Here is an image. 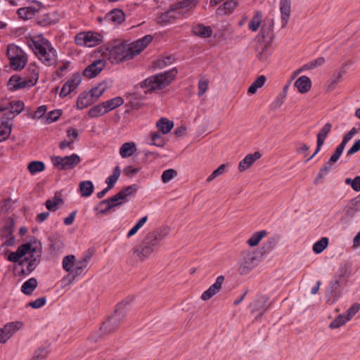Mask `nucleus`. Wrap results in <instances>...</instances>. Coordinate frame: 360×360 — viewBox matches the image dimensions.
<instances>
[{"mask_svg":"<svg viewBox=\"0 0 360 360\" xmlns=\"http://www.w3.org/2000/svg\"><path fill=\"white\" fill-rule=\"evenodd\" d=\"M29 46L45 65L51 66L56 64V51L46 39H32L29 43Z\"/></svg>","mask_w":360,"mask_h":360,"instance_id":"nucleus-1","label":"nucleus"},{"mask_svg":"<svg viewBox=\"0 0 360 360\" xmlns=\"http://www.w3.org/2000/svg\"><path fill=\"white\" fill-rule=\"evenodd\" d=\"M196 4V0H184L173 4L169 10L159 15V24L169 22L172 20L186 14Z\"/></svg>","mask_w":360,"mask_h":360,"instance_id":"nucleus-2","label":"nucleus"},{"mask_svg":"<svg viewBox=\"0 0 360 360\" xmlns=\"http://www.w3.org/2000/svg\"><path fill=\"white\" fill-rule=\"evenodd\" d=\"M257 265V258L255 253L250 250L240 252L238 260V271L240 275L248 274Z\"/></svg>","mask_w":360,"mask_h":360,"instance_id":"nucleus-3","label":"nucleus"},{"mask_svg":"<svg viewBox=\"0 0 360 360\" xmlns=\"http://www.w3.org/2000/svg\"><path fill=\"white\" fill-rule=\"evenodd\" d=\"M24 108V103L21 101H8L2 100L0 101V111L5 112L4 118L10 121L19 115Z\"/></svg>","mask_w":360,"mask_h":360,"instance_id":"nucleus-4","label":"nucleus"},{"mask_svg":"<svg viewBox=\"0 0 360 360\" xmlns=\"http://www.w3.org/2000/svg\"><path fill=\"white\" fill-rule=\"evenodd\" d=\"M109 58L112 62L115 63H119L124 60H130L131 56L127 43L118 42L112 46L109 51Z\"/></svg>","mask_w":360,"mask_h":360,"instance_id":"nucleus-5","label":"nucleus"},{"mask_svg":"<svg viewBox=\"0 0 360 360\" xmlns=\"http://www.w3.org/2000/svg\"><path fill=\"white\" fill-rule=\"evenodd\" d=\"M351 275V266L349 264H345L340 266L338 273L335 276L334 279L330 282L329 289L342 291V287H343L347 281V278Z\"/></svg>","mask_w":360,"mask_h":360,"instance_id":"nucleus-6","label":"nucleus"},{"mask_svg":"<svg viewBox=\"0 0 360 360\" xmlns=\"http://www.w3.org/2000/svg\"><path fill=\"white\" fill-rule=\"evenodd\" d=\"M32 248H36L37 252H30L28 253L30 255V257H26L24 259H22L19 262V265L23 266L25 264H27V273H31L32 271L35 269L40 262L41 258V243L37 240H34L32 243Z\"/></svg>","mask_w":360,"mask_h":360,"instance_id":"nucleus-7","label":"nucleus"},{"mask_svg":"<svg viewBox=\"0 0 360 360\" xmlns=\"http://www.w3.org/2000/svg\"><path fill=\"white\" fill-rule=\"evenodd\" d=\"M54 167L59 169H71L80 162V158L77 154H72L69 156H55L51 158Z\"/></svg>","mask_w":360,"mask_h":360,"instance_id":"nucleus-8","label":"nucleus"},{"mask_svg":"<svg viewBox=\"0 0 360 360\" xmlns=\"http://www.w3.org/2000/svg\"><path fill=\"white\" fill-rule=\"evenodd\" d=\"M102 41L101 36L96 32H80L75 36V43L79 46L94 47Z\"/></svg>","mask_w":360,"mask_h":360,"instance_id":"nucleus-9","label":"nucleus"},{"mask_svg":"<svg viewBox=\"0 0 360 360\" xmlns=\"http://www.w3.org/2000/svg\"><path fill=\"white\" fill-rule=\"evenodd\" d=\"M177 73L178 70L176 68L159 72V91L163 90L161 93L162 94H165L168 92L167 88L174 81Z\"/></svg>","mask_w":360,"mask_h":360,"instance_id":"nucleus-10","label":"nucleus"},{"mask_svg":"<svg viewBox=\"0 0 360 360\" xmlns=\"http://www.w3.org/2000/svg\"><path fill=\"white\" fill-rule=\"evenodd\" d=\"M124 318L122 313L114 311V314L103 323L100 330L103 334L110 333L118 328Z\"/></svg>","mask_w":360,"mask_h":360,"instance_id":"nucleus-11","label":"nucleus"},{"mask_svg":"<svg viewBox=\"0 0 360 360\" xmlns=\"http://www.w3.org/2000/svg\"><path fill=\"white\" fill-rule=\"evenodd\" d=\"M153 37L148 34L141 39H137L131 43L127 44L131 59L139 55L153 41Z\"/></svg>","mask_w":360,"mask_h":360,"instance_id":"nucleus-12","label":"nucleus"},{"mask_svg":"<svg viewBox=\"0 0 360 360\" xmlns=\"http://www.w3.org/2000/svg\"><path fill=\"white\" fill-rule=\"evenodd\" d=\"M36 248H32V243H27L20 245L15 252H13L8 256V260L12 262H17L21 257L30 253L37 252Z\"/></svg>","mask_w":360,"mask_h":360,"instance_id":"nucleus-13","label":"nucleus"},{"mask_svg":"<svg viewBox=\"0 0 360 360\" xmlns=\"http://www.w3.org/2000/svg\"><path fill=\"white\" fill-rule=\"evenodd\" d=\"M42 4L39 1H35L33 6L22 7L17 11V13L21 19L26 20L32 19L37 13L42 8Z\"/></svg>","mask_w":360,"mask_h":360,"instance_id":"nucleus-14","label":"nucleus"},{"mask_svg":"<svg viewBox=\"0 0 360 360\" xmlns=\"http://www.w3.org/2000/svg\"><path fill=\"white\" fill-rule=\"evenodd\" d=\"M224 280V276H218L214 283L201 295L200 298L204 301H207L218 293L221 289Z\"/></svg>","mask_w":360,"mask_h":360,"instance_id":"nucleus-15","label":"nucleus"},{"mask_svg":"<svg viewBox=\"0 0 360 360\" xmlns=\"http://www.w3.org/2000/svg\"><path fill=\"white\" fill-rule=\"evenodd\" d=\"M105 61L103 60H97L89 65L84 70V75L88 78H93L98 75L105 67Z\"/></svg>","mask_w":360,"mask_h":360,"instance_id":"nucleus-16","label":"nucleus"},{"mask_svg":"<svg viewBox=\"0 0 360 360\" xmlns=\"http://www.w3.org/2000/svg\"><path fill=\"white\" fill-rule=\"evenodd\" d=\"M261 158V154L259 152H255L254 153H250L247 155L244 159H243L238 165V169L240 172H244L249 169L254 162Z\"/></svg>","mask_w":360,"mask_h":360,"instance_id":"nucleus-17","label":"nucleus"},{"mask_svg":"<svg viewBox=\"0 0 360 360\" xmlns=\"http://www.w3.org/2000/svg\"><path fill=\"white\" fill-rule=\"evenodd\" d=\"M345 70L344 67L334 72L333 77L328 80L326 84V91L330 92L333 91L338 84L341 82L342 76L345 75Z\"/></svg>","mask_w":360,"mask_h":360,"instance_id":"nucleus-18","label":"nucleus"},{"mask_svg":"<svg viewBox=\"0 0 360 360\" xmlns=\"http://www.w3.org/2000/svg\"><path fill=\"white\" fill-rule=\"evenodd\" d=\"M268 301V298L266 297H258L252 304V313H255L256 311L259 312L258 316H262L266 311L269 309V305H266V302Z\"/></svg>","mask_w":360,"mask_h":360,"instance_id":"nucleus-19","label":"nucleus"},{"mask_svg":"<svg viewBox=\"0 0 360 360\" xmlns=\"http://www.w3.org/2000/svg\"><path fill=\"white\" fill-rule=\"evenodd\" d=\"M136 145L133 141L124 143L120 148V155L122 158H128L136 154Z\"/></svg>","mask_w":360,"mask_h":360,"instance_id":"nucleus-20","label":"nucleus"},{"mask_svg":"<svg viewBox=\"0 0 360 360\" xmlns=\"http://www.w3.org/2000/svg\"><path fill=\"white\" fill-rule=\"evenodd\" d=\"M294 85L300 94H305L310 90L311 81L307 76H301L295 81Z\"/></svg>","mask_w":360,"mask_h":360,"instance_id":"nucleus-21","label":"nucleus"},{"mask_svg":"<svg viewBox=\"0 0 360 360\" xmlns=\"http://www.w3.org/2000/svg\"><path fill=\"white\" fill-rule=\"evenodd\" d=\"M124 13L120 9H114L109 12L105 17V20L114 24H120L124 22Z\"/></svg>","mask_w":360,"mask_h":360,"instance_id":"nucleus-22","label":"nucleus"},{"mask_svg":"<svg viewBox=\"0 0 360 360\" xmlns=\"http://www.w3.org/2000/svg\"><path fill=\"white\" fill-rule=\"evenodd\" d=\"M139 86L141 89H146L144 92L145 94L148 92L155 91L158 88V75L156 74L148 77L144 81L139 83Z\"/></svg>","mask_w":360,"mask_h":360,"instance_id":"nucleus-23","label":"nucleus"},{"mask_svg":"<svg viewBox=\"0 0 360 360\" xmlns=\"http://www.w3.org/2000/svg\"><path fill=\"white\" fill-rule=\"evenodd\" d=\"M12 125L6 118L0 119V142L6 140L11 133Z\"/></svg>","mask_w":360,"mask_h":360,"instance_id":"nucleus-24","label":"nucleus"},{"mask_svg":"<svg viewBox=\"0 0 360 360\" xmlns=\"http://www.w3.org/2000/svg\"><path fill=\"white\" fill-rule=\"evenodd\" d=\"M238 2L237 0H228L223 4L217 10L218 15H229L231 14L234 9L238 6Z\"/></svg>","mask_w":360,"mask_h":360,"instance_id":"nucleus-25","label":"nucleus"},{"mask_svg":"<svg viewBox=\"0 0 360 360\" xmlns=\"http://www.w3.org/2000/svg\"><path fill=\"white\" fill-rule=\"evenodd\" d=\"M332 125L330 123H326L319 131L317 134V150H320L324 141L330 133Z\"/></svg>","mask_w":360,"mask_h":360,"instance_id":"nucleus-26","label":"nucleus"},{"mask_svg":"<svg viewBox=\"0 0 360 360\" xmlns=\"http://www.w3.org/2000/svg\"><path fill=\"white\" fill-rule=\"evenodd\" d=\"M290 3H282L280 2V11L281 14V22L282 27H284L288 22L290 13H291V6Z\"/></svg>","mask_w":360,"mask_h":360,"instance_id":"nucleus-27","label":"nucleus"},{"mask_svg":"<svg viewBox=\"0 0 360 360\" xmlns=\"http://www.w3.org/2000/svg\"><path fill=\"white\" fill-rule=\"evenodd\" d=\"M13 226V221L9 220L1 230V236L8 239V240L5 242V245H12L13 243L14 238L12 236Z\"/></svg>","mask_w":360,"mask_h":360,"instance_id":"nucleus-28","label":"nucleus"},{"mask_svg":"<svg viewBox=\"0 0 360 360\" xmlns=\"http://www.w3.org/2000/svg\"><path fill=\"white\" fill-rule=\"evenodd\" d=\"M193 32L196 36L202 38H207L212 36V30L210 26H205L202 24H199L193 27Z\"/></svg>","mask_w":360,"mask_h":360,"instance_id":"nucleus-29","label":"nucleus"},{"mask_svg":"<svg viewBox=\"0 0 360 360\" xmlns=\"http://www.w3.org/2000/svg\"><path fill=\"white\" fill-rule=\"evenodd\" d=\"M8 84L11 86V89H19L26 86H30V83L27 79H22L21 77L18 76H12L9 81Z\"/></svg>","mask_w":360,"mask_h":360,"instance_id":"nucleus-30","label":"nucleus"},{"mask_svg":"<svg viewBox=\"0 0 360 360\" xmlns=\"http://www.w3.org/2000/svg\"><path fill=\"white\" fill-rule=\"evenodd\" d=\"M141 88L139 84H136L134 86V91L132 92H127L125 94V96L127 99L129 100V102L131 103L133 106H135L136 108H139L138 103H134V100H141L144 98V95L141 94L139 92V89Z\"/></svg>","mask_w":360,"mask_h":360,"instance_id":"nucleus-31","label":"nucleus"},{"mask_svg":"<svg viewBox=\"0 0 360 360\" xmlns=\"http://www.w3.org/2000/svg\"><path fill=\"white\" fill-rule=\"evenodd\" d=\"M126 201L122 198L120 195L119 193H117L114 196H112L110 198H108V200H104L100 202L98 205L94 208V210H98L99 207H103V205L105 202H108L110 205H112V208L115 207L118 205H120L125 202Z\"/></svg>","mask_w":360,"mask_h":360,"instance_id":"nucleus-32","label":"nucleus"},{"mask_svg":"<svg viewBox=\"0 0 360 360\" xmlns=\"http://www.w3.org/2000/svg\"><path fill=\"white\" fill-rule=\"evenodd\" d=\"M23 323L22 321H15L10 322L6 323L4 328L6 331V333L8 335L9 338L12 337L17 331L21 329L23 326Z\"/></svg>","mask_w":360,"mask_h":360,"instance_id":"nucleus-33","label":"nucleus"},{"mask_svg":"<svg viewBox=\"0 0 360 360\" xmlns=\"http://www.w3.org/2000/svg\"><path fill=\"white\" fill-rule=\"evenodd\" d=\"M37 287V281L35 278H31L26 281L21 287V291L27 295H31Z\"/></svg>","mask_w":360,"mask_h":360,"instance_id":"nucleus-34","label":"nucleus"},{"mask_svg":"<svg viewBox=\"0 0 360 360\" xmlns=\"http://www.w3.org/2000/svg\"><path fill=\"white\" fill-rule=\"evenodd\" d=\"M266 235H267V231L266 230H262L260 231L255 232L247 240V243L250 247H255L259 243V242L262 240V239L263 238L266 236Z\"/></svg>","mask_w":360,"mask_h":360,"instance_id":"nucleus-35","label":"nucleus"},{"mask_svg":"<svg viewBox=\"0 0 360 360\" xmlns=\"http://www.w3.org/2000/svg\"><path fill=\"white\" fill-rule=\"evenodd\" d=\"M79 188L82 197H89L94 192V185L91 181L80 182Z\"/></svg>","mask_w":360,"mask_h":360,"instance_id":"nucleus-36","label":"nucleus"},{"mask_svg":"<svg viewBox=\"0 0 360 360\" xmlns=\"http://www.w3.org/2000/svg\"><path fill=\"white\" fill-rule=\"evenodd\" d=\"M174 127V122L168 120L166 117H161L159 119V131L163 134H168Z\"/></svg>","mask_w":360,"mask_h":360,"instance_id":"nucleus-37","label":"nucleus"},{"mask_svg":"<svg viewBox=\"0 0 360 360\" xmlns=\"http://www.w3.org/2000/svg\"><path fill=\"white\" fill-rule=\"evenodd\" d=\"M75 256L73 255L65 256L63 259V268L70 274H73V271H75Z\"/></svg>","mask_w":360,"mask_h":360,"instance_id":"nucleus-38","label":"nucleus"},{"mask_svg":"<svg viewBox=\"0 0 360 360\" xmlns=\"http://www.w3.org/2000/svg\"><path fill=\"white\" fill-rule=\"evenodd\" d=\"M262 12L257 11L254 16L249 22L248 27L252 32H256L262 22Z\"/></svg>","mask_w":360,"mask_h":360,"instance_id":"nucleus-39","label":"nucleus"},{"mask_svg":"<svg viewBox=\"0 0 360 360\" xmlns=\"http://www.w3.org/2000/svg\"><path fill=\"white\" fill-rule=\"evenodd\" d=\"M94 102V100L91 99L89 93L83 94L80 95L77 101V106L79 109H84Z\"/></svg>","mask_w":360,"mask_h":360,"instance_id":"nucleus-40","label":"nucleus"},{"mask_svg":"<svg viewBox=\"0 0 360 360\" xmlns=\"http://www.w3.org/2000/svg\"><path fill=\"white\" fill-rule=\"evenodd\" d=\"M103 103H104L107 111L109 112L122 105L124 103V100L122 97L117 96Z\"/></svg>","mask_w":360,"mask_h":360,"instance_id":"nucleus-41","label":"nucleus"},{"mask_svg":"<svg viewBox=\"0 0 360 360\" xmlns=\"http://www.w3.org/2000/svg\"><path fill=\"white\" fill-rule=\"evenodd\" d=\"M133 297H127L117 305V308L115 309V311L117 313H122L123 317H124L126 311L128 310L129 306L133 302Z\"/></svg>","mask_w":360,"mask_h":360,"instance_id":"nucleus-42","label":"nucleus"},{"mask_svg":"<svg viewBox=\"0 0 360 360\" xmlns=\"http://www.w3.org/2000/svg\"><path fill=\"white\" fill-rule=\"evenodd\" d=\"M108 112L105 109V106L103 103L95 105L91 108L89 111V116L91 117H97Z\"/></svg>","mask_w":360,"mask_h":360,"instance_id":"nucleus-43","label":"nucleus"},{"mask_svg":"<svg viewBox=\"0 0 360 360\" xmlns=\"http://www.w3.org/2000/svg\"><path fill=\"white\" fill-rule=\"evenodd\" d=\"M27 63L26 57L24 54V52L21 53L19 56H17L13 60H11V65L15 70H20L25 67Z\"/></svg>","mask_w":360,"mask_h":360,"instance_id":"nucleus-44","label":"nucleus"},{"mask_svg":"<svg viewBox=\"0 0 360 360\" xmlns=\"http://www.w3.org/2000/svg\"><path fill=\"white\" fill-rule=\"evenodd\" d=\"M266 82V77L264 75H260L255 80L252 84L248 88V94H253L256 93L259 88H261Z\"/></svg>","mask_w":360,"mask_h":360,"instance_id":"nucleus-45","label":"nucleus"},{"mask_svg":"<svg viewBox=\"0 0 360 360\" xmlns=\"http://www.w3.org/2000/svg\"><path fill=\"white\" fill-rule=\"evenodd\" d=\"M28 70L30 72V75L28 79H27L29 83L30 86H34L39 77V70L38 68L34 64H30L28 68Z\"/></svg>","mask_w":360,"mask_h":360,"instance_id":"nucleus-46","label":"nucleus"},{"mask_svg":"<svg viewBox=\"0 0 360 360\" xmlns=\"http://www.w3.org/2000/svg\"><path fill=\"white\" fill-rule=\"evenodd\" d=\"M143 244L156 248L158 245V232L156 231L149 232L146 235Z\"/></svg>","mask_w":360,"mask_h":360,"instance_id":"nucleus-47","label":"nucleus"},{"mask_svg":"<svg viewBox=\"0 0 360 360\" xmlns=\"http://www.w3.org/2000/svg\"><path fill=\"white\" fill-rule=\"evenodd\" d=\"M27 169L32 174L42 172L45 169V165L41 161H32L29 163Z\"/></svg>","mask_w":360,"mask_h":360,"instance_id":"nucleus-48","label":"nucleus"},{"mask_svg":"<svg viewBox=\"0 0 360 360\" xmlns=\"http://www.w3.org/2000/svg\"><path fill=\"white\" fill-rule=\"evenodd\" d=\"M22 50L14 44H10L8 46L6 54L8 59L13 60L17 56L22 53Z\"/></svg>","mask_w":360,"mask_h":360,"instance_id":"nucleus-49","label":"nucleus"},{"mask_svg":"<svg viewBox=\"0 0 360 360\" xmlns=\"http://www.w3.org/2000/svg\"><path fill=\"white\" fill-rule=\"evenodd\" d=\"M121 171L120 167L118 166L115 167L113 170L112 174L108 177L106 179V183L108 184V188L111 189L114 186L115 184L118 180Z\"/></svg>","mask_w":360,"mask_h":360,"instance_id":"nucleus-50","label":"nucleus"},{"mask_svg":"<svg viewBox=\"0 0 360 360\" xmlns=\"http://www.w3.org/2000/svg\"><path fill=\"white\" fill-rule=\"evenodd\" d=\"M328 245V238L323 237L321 240L316 241L313 245V250L316 254L322 252Z\"/></svg>","mask_w":360,"mask_h":360,"instance_id":"nucleus-51","label":"nucleus"},{"mask_svg":"<svg viewBox=\"0 0 360 360\" xmlns=\"http://www.w3.org/2000/svg\"><path fill=\"white\" fill-rule=\"evenodd\" d=\"M105 91V86L103 84H99L98 86L93 88L89 93L90 97L94 101L97 100Z\"/></svg>","mask_w":360,"mask_h":360,"instance_id":"nucleus-52","label":"nucleus"},{"mask_svg":"<svg viewBox=\"0 0 360 360\" xmlns=\"http://www.w3.org/2000/svg\"><path fill=\"white\" fill-rule=\"evenodd\" d=\"M137 191V186L136 184L130 185L122 190H121L118 193L120 195L122 198L125 201L127 200V198L130 196L131 195L135 193Z\"/></svg>","mask_w":360,"mask_h":360,"instance_id":"nucleus-53","label":"nucleus"},{"mask_svg":"<svg viewBox=\"0 0 360 360\" xmlns=\"http://www.w3.org/2000/svg\"><path fill=\"white\" fill-rule=\"evenodd\" d=\"M61 115V112L59 110H55L49 112L44 117V124H50L55 121H56Z\"/></svg>","mask_w":360,"mask_h":360,"instance_id":"nucleus-54","label":"nucleus"},{"mask_svg":"<svg viewBox=\"0 0 360 360\" xmlns=\"http://www.w3.org/2000/svg\"><path fill=\"white\" fill-rule=\"evenodd\" d=\"M62 200L58 197H55L53 200H47L45 205L47 210L55 212L58 210V205L62 203Z\"/></svg>","mask_w":360,"mask_h":360,"instance_id":"nucleus-55","label":"nucleus"},{"mask_svg":"<svg viewBox=\"0 0 360 360\" xmlns=\"http://www.w3.org/2000/svg\"><path fill=\"white\" fill-rule=\"evenodd\" d=\"M342 295V291H337L328 289L326 292L327 303L330 304H334Z\"/></svg>","mask_w":360,"mask_h":360,"instance_id":"nucleus-56","label":"nucleus"},{"mask_svg":"<svg viewBox=\"0 0 360 360\" xmlns=\"http://www.w3.org/2000/svg\"><path fill=\"white\" fill-rule=\"evenodd\" d=\"M177 176V172L174 169H168L164 171L161 176V179L163 183L167 184L173 178Z\"/></svg>","mask_w":360,"mask_h":360,"instance_id":"nucleus-57","label":"nucleus"},{"mask_svg":"<svg viewBox=\"0 0 360 360\" xmlns=\"http://www.w3.org/2000/svg\"><path fill=\"white\" fill-rule=\"evenodd\" d=\"M347 320L344 314H339L329 325L330 329H336L343 326Z\"/></svg>","mask_w":360,"mask_h":360,"instance_id":"nucleus-58","label":"nucleus"},{"mask_svg":"<svg viewBox=\"0 0 360 360\" xmlns=\"http://www.w3.org/2000/svg\"><path fill=\"white\" fill-rule=\"evenodd\" d=\"M82 78L79 74L76 73L73 75V76L67 81V84L69 86V88L71 89V92L73 91L81 83Z\"/></svg>","mask_w":360,"mask_h":360,"instance_id":"nucleus-59","label":"nucleus"},{"mask_svg":"<svg viewBox=\"0 0 360 360\" xmlns=\"http://www.w3.org/2000/svg\"><path fill=\"white\" fill-rule=\"evenodd\" d=\"M209 80L202 77L200 79L198 84V95L202 96L208 89Z\"/></svg>","mask_w":360,"mask_h":360,"instance_id":"nucleus-60","label":"nucleus"},{"mask_svg":"<svg viewBox=\"0 0 360 360\" xmlns=\"http://www.w3.org/2000/svg\"><path fill=\"white\" fill-rule=\"evenodd\" d=\"M333 165V163H332L329 160L327 162H326L323 167L320 169L318 176L315 180V182H317L319 179H322L326 175H327V174L332 169Z\"/></svg>","mask_w":360,"mask_h":360,"instance_id":"nucleus-61","label":"nucleus"},{"mask_svg":"<svg viewBox=\"0 0 360 360\" xmlns=\"http://www.w3.org/2000/svg\"><path fill=\"white\" fill-rule=\"evenodd\" d=\"M157 140L158 131H153L145 137L143 144L147 146H156Z\"/></svg>","mask_w":360,"mask_h":360,"instance_id":"nucleus-62","label":"nucleus"},{"mask_svg":"<svg viewBox=\"0 0 360 360\" xmlns=\"http://www.w3.org/2000/svg\"><path fill=\"white\" fill-rule=\"evenodd\" d=\"M87 265L83 263L81 259L75 260V271H73V278L81 275L86 269Z\"/></svg>","mask_w":360,"mask_h":360,"instance_id":"nucleus-63","label":"nucleus"},{"mask_svg":"<svg viewBox=\"0 0 360 360\" xmlns=\"http://www.w3.org/2000/svg\"><path fill=\"white\" fill-rule=\"evenodd\" d=\"M360 304L359 303L353 304L346 311V319L350 321L359 311Z\"/></svg>","mask_w":360,"mask_h":360,"instance_id":"nucleus-64","label":"nucleus"}]
</instances>
